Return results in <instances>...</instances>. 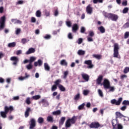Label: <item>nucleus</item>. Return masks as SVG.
<instances>
[{
  "label": "nucleus",
  "instance_id": "f257e3e1",
  "mask_svg": "<svg viewBox=\"0 0 129 129\" xmlns=\"http://www.w3.org/2000/svg\"><path fill=\"white\" fill-rule=\"evenodd\" d=\"M77 117L73 116L72 118H69L67 120L65 124L66 128H68L71 126V124H74L76 122Z\"/></svg>",
  "mask_w": 129,
  "mask_h": 129
},
{
  "label": "nucleus",
  "instance_id": "f03ea898",
  "mask_svg": "<svg viewBox=\"0 0 129 129\" xmlns=\"http://www.w3.org/2000/svg\"><path fill=\"white\" fill-rule=\"evenodd\" d=\"M104 16L105 18H108V19H110L114 22H116L118 20V16L114 14L105 13L104 14Z\"/></svg>",
  "mask_w": 129,
  "mask_h": 129
},
{
  "label": "nucleus",
  "instance_id": "7ed1b4c3",
  "mask_svg": "<svg viewBox=\"0 0 129 129\" xmlns=\"http://www.w3.org/2000/svg\"><path fill=\"white\" fill-rule=\"evenodd\" d=\"M119 50V46L118 45V43H114L113 49V57L114 58H118V55L119 54V53L118 52Z\"/></svg>",
  "mask_w": 129,
  "mask_h": 129
},
{
  "label": "nucleus",
  "instance_id": "20e7f679",
  "mask_svg": "<svg viewBox=\"0 0 129 129\" xmlns=\"http://www.w3.org/2000/svg\"><path fill=\"white\" fill-rule=\"evenodd\" d=\"M112 125L113 129H122L123 127L121 124H117L116 120H113L112 121Z\"/></svg>",
  "mask_w": 129,
  "mask_h": 129
},
{
  "label": "nucleus",
  "instance_id": "39448f33",
  "mask_svg": "<svg viewBox=\"0 0 129 129\" xmlns=\"http://www.w3.org/2000/svg\"><path fill=\"white\" fill-rule=\"evenodd\" d=\"M6 26V16H4L0 18V30H3Z\"/></svg>",
  "mask_w": 129,
  "mask_h": 129
},
{
  "label": "nucleus",
  "instance_id": "423d86ee",
  "mask_svg": "<svg viewBox=\"0 0 129 129\" xmlns=\"http://www.w3.org/2000/svg\"><path fill=\"white\" fill-rule=\"evenodd\" d=\"M6 26V16H4L0 18V30H3Z\"/></svg>",
  "mask_w": 129,
  "mask_h": 129
},
{
  "label": "nucleus",
  "instance_id": "0eeeda50",
  "mask_svg": "<svg viewBox=\"0 0 129 129\" xmlns=\"http://www.w3.org/2000/svg\"><path fill=\"white\" fill-rule=\"evenodd\" d=\"M121 101H122V98L120 97L118 99V100H116L115 99L111 100L110 102L111 104H114L115 105H120Z\"/></svg>",
  "mask_w": 129,
  "mask_h": 129
},
{
  "label": "nucleus",
  "instance_id": "6e6552de",
  "mask_svg": "<svg viewBox=\"0 0 129 129\" xmlns=\"http://www.w3.org/2000/svg\"><path fill=\"white\" fill-rule=\"evenodd\" d=\"M101 125L98 122H92L90 125L89 127L90 128H98V127H100Z\"/></svg>",
  "mask_w": 129,
  "mask_h": 129
},
{
  "label": "nucleus",
  "instance_id": "1a4fd4ad",
  "mask_svg": "<svg viewBox=\"0 0 129 129\" xmlns=\"http://www.w3.org/2000/svg\"><path fill=\"white\" fill-rule=\"evenodd\" d=\"M102 85L103 86L104 89H107V88H109L110 82L107 79H105L102 83Z\"/></svg>",
  "mask_w": 129,
  "mask_h": 129
},
{
  "label": "nucleus",
  "instance_id": "9d476101",
  "mask_svg": "<svg viewBox=\"0 0 129 129\" xmlns=\"http://www.w3.org/2000/svg\"><path fill=\"white\" fill-rule=\"evenodd\" d=\"M103 79V75H99L97 79L96 80V83L97 85H101L102 86V80Z\"/></svg>",
  "mask_w": 129,
  "mask_h": 129
},
{
  "label": "nucleus",
  "instance_id": "9b49d317",
  "mask_svg": "<svg viewBox=\"0 0 129 129\" xmlns=\"http://www.w3.org/2000/svg\"><path fill=\"white\" fill-rule=\"evenodd\" d=\"M36 127V120L34 118H31L30 120V129H33Z\"/></svg>",
  "mask_w": 129,
  "mask_h": 129
},
{
  "label": "nucleus",
  "instance_id": "f8f14e48",
  "mask_svg": "<svg viewBox=\"0 0 129 129\" xmlns=\"http://www.w3.org/2000/svg\"><path fill=\"white\" fill-rule=\"evenodd\" d=\"M84 64H86V65H88V68L89 69L93 68L94 66L92 64V60H85L84 61Z\"/></svg>",
  "mask_w": 129,
  "mask_h": 129
},
{
  "label": "nucleus",
  "instance_id": "ddd939ff",
  "mask_svg": "<svg viewBox=\"0 0 129 129\" xmlns=\"http://www.w3.org/2000/svg\"><path fill=\"white\" fill-rule=\"evenodd\" d=\"M79 30V26L77 24H74L73 25L72 31L73 33H76Z\"/></svg>",
  "mask_w": 129,
  "mask_h": 129
},
{
  "label": "nucleus",
  "instance_id": "4468645a",
  "mask_svg": "<svg viewBox=\"0 0 129 129\" xmlns=\"http://www.w3.org/2000/svg\"><path fill=\"white\" fill-rule=\"evenodd\" d=\"M11 60L13 61V64L15 66L18 64V62H19V58L17 57V56H12L11 57Z\"/></svg>",
  "mask_w": 129,
  "mask_h": 129
},
{
  "label": "nucleus",
  "instance_id": "2eb2a0df",
  "mask_svg": "<svg viewBox=\"0 0 129 129\" xmlns=\"http://www.w3.org/2000/svg\"><path fill=\"white\" fill-rule=\"evenodd\" d=\"M14 110V107L13 106H10L9 107L8 106H5L4 107V111L7 113H9V111H13Z\"/></svg>",
  "mask_w": 129,
  "mask_h": 129
},
{
  "label": "nucleus",
  "instance_id": "dca6fc26",
  "mask_svg": "<svg viewBox=\"0 0 129 129\" xmlns=\"http://www.w3.org/2000/svg\"><path fill=\"white\" fill-rule=\"evenodd\" d=\"M14 110V107L13 106H10L9 107L8 106H5L4 107V111L7 113H9V111H13Z\"/></svg>",
  "mask_w": 129,
  "mask_h": 129
},
{
  "label": "nucleus",
  "instance_id": "f3484780",
  "mask_svg": "<svg viewBox=\"0 0 129 129\" xmlns=\"http://www.w3.org/2000/svg\"><path fill=\"white\" fill-rule=\"evenodd\" d=\"M86 12L89 15H91L92 14V7H91V6L90 5H89L87 7L86 9Z\"/></svg>",
  "mask_w": 129,
  "mask_h": 129
},
{
  "label": "nucleus",
  "instance_id": "a211bd4d",
  "mask_svg": "<svg viewBox=\"0 0 129 129\" xmlns=\"http://www.w3.org/2000/svg\"><path fill=\"white\" fill-rule=\"evenodd\" d=\"M81 76L85 81L87 82L89 81V76L88 75L83 73L81 74Z\"/></svg>",
  "mask_w": 129,
  "mask_h": 129
},
{
  "label": "nucleus",
  "instance_id": "6ab92c4d",
  "mask_svg": "<svg viewBox=\"0 0 129 129\" xmlns=\"http://www.w3.org/2000/svg\"><path fill=\"white\" fill-rule=\"evenodd\" d=\"M35 67L37 66H42L43 65V61L41 59H38L37 61H35L34 63Z\"/></svg>",
  "mask_w": 129,
  "mask_h": 129
},
{
  "label": "nucleus",
  "instance_id": "aec40b11",
  "mask_svg": "<svg viewBox=\"0 0 129 129\" xmlns=\"http://www.w3.org/2000/svg\"><path fill=\"white\" fill-rule=\"evenodd\" d=\"M31 108L27 107L25 112V117H28L29 115H30V112L31 111Z\"/></svg>",
  "mask_w": 129,
  "mask_h": 129
},
{
  "label": "nucleus",
  "instance_id": "412c9836",
  "mask_svg": "<svg viewBox=\"0 0 129 129\" xmlns=\"http://www.w3.org/2000/svg\"><path fill=\"white\" fill-rule=\"evenodd\" d=\"M36 50H35V48H30L29 49V50L26 52V55H30V54H32L33 53H35V51Z\"/></svg>",
  "mask_w": 129,
  "mask_h": 129
},
{
  "label": "nucleus",
  "instance_id": "4be33fe9",
  "mask_svg": "<svg viewBox=\"0 0 129 129\" xmlns=\"http://www.w3.org/2000/svg\"><path fill=\"white\" fill-rule=\"evenodd\" d=\"M61 82H62V80L60 79H58L56 80L55 81H54V85H56V86L59 87V86L61 85V84H60V83H61Z\"/></svg>",
  "mask_w": 129,
  "mask_h": 129
},
{
  "label": "nucleus",
  "instance_id": "5701e85b",
  "mask_svg": "<svg viewBox=\"0 0 129 129\" xmlns=\"http://www.w3.org/2000/svg\"><path fill=\"white\" fill-rule=\"evenodd\" d=\"M60 65H62V66H66V67H67V66H68V63L67 62V61H66V60L65 59L61 60L60 62Z\"/></svg>",
  "mask_w": 129,
  "mask_h": 129
},
{
  "label": "nucleus",
  "instance_id": "b1692460",
  "mask_svg": "<svg viewBox=\"0 0 129 129\" xmlns=\"http://www.w3.org/2000/svg\"><path fill=\"white\" fill-rule=\"evenodd\" d=\"M93 57L97 59L98 60H100L102 58V55L101 54H93Z\"/></svg>",
  "mask_w": 129,
  "mask_h": 129
},
{
  "label": "nucleus",
  "instance_id": "393cba45",
  "mask_svg": "<svg viewBox=\"0 0 129 129\" xmlns=\"http://www.w3.org/2000/svg\"><path fill=\"white\" fill-rule=\"evenodd\" d=\"M47 121H48V122H53L54 118H53L52 116H48L47 117Z\"/></svg>",
  "mask_w": 129,
  "mask_h": 129
},
{
  "label": "nucleus",
  "instance_id": "a878e982",
  "mask_svg": "<svg viewBox=\"0 0 129 129\" xmlns=\"http://www.w3.org/2000/svg\"><path fill=\"white\" fill-rule=\"evenodd\" d=\"M1 116L3 117V118H6L7 117V114H8V113L6 112V111H1L0 112Z\"/></svg>",
  "mask_w": 129,
  "mask_h": 129
},
{
  "label": "nucleus",
  "instance_id": "bb28decb",
  "mask_svg": "<svg viewBox=\"0 0 129 129\" xmlns=\"http://www.w3.org/2000/svg\"><path fill=\"white\" fill-rule=\"evenodd\" d=\"M58 88L60 91L63 92L66 91V88H65V87L62 85H59Z\"/></svg>",
  "mask_w": 129,
  "mask_h": 129
},
{
  "label": "nucleus",
  "instance_id": "cd10ccee",
  "mask_svg": "<svg viewBox=\"0 0 129 129\" xmlns=\"http://www.w3.org/2000/svg\"><path fill=\"white\" fill-rule=\"evenodd\" d=\"M98 30H99V31H100V33L102 34L105 33V28H104L103 26H100L98 28Z\"/></svg>",
  "mask_w": 129,
  "mask_h": 129
},
{
  "label": "nucleus",
  "instance_id": "c85d7f7f",
  "mask_svg": "<svg viewBox=\"0 0 129 129\" xmlns=\"http://www.w3.org/2000/svg\"><path fill=\"white\" fill-rule=\"evenodd\" d=\"M44 67L46 71H50V67L49 66V64H48L47 63H44Z\"/></svg>",
  "mask_w": 129,
  "mask_h": 129
},
{
  "label": "nucleus",
  "instance_id": "c756f323",
  "mask_svg": "<svg viewBox=\"0 0 129 129\" xmlns=\"http://www.w3.org/2000/svg\"><path fill=\"white\" fill-rule=\"evenodd\" d=\"M36 17L37 18H41L42 16V12H41V11L40 10H37L36 12Z\"/></svg>",
  "mask_w": 129,
  "mask_h": 129
},
{
  "label": "nucleus",
  "instance_id": "7c9ffc66",
  "mask_svg": "<svg viewBox=\"0 0 129 129\" xmlns=\"http://www.w3.org/2000/svg\"><path fill=\"white\" fill-rule=\"evenodd\" d=\"M37 121L38 123L40 124H42V123H44V118L42 117H40L38 118Z\"/></svg>",
  "mask_w": 129,
  "mask_h": 129
},
{
  "label": "nucleus",
  "instance_id": "2f4dec72",
  "mask_svg": "<svg viewBox=\"0 0 129 129\" xmlns=\"http://www.w3.org/2000/svg\"><path fill=\"white\" fill-rule=\"evenodd\" d=\"M36 59H37V58H36L35 57L31 56L29 59V63L32 64L33 62H35V61H36Z\"/></svg>",
  "mask_w": 129,
  "mask_h": 129
},
{
  "label": "nucleus",
  "instance_id": "473e14b6",
  "mask_svg": "<svg viewBox=\"0 0 129 129\" xmlns=\"http://www.w3.org/2000/svg\"><path fill=\"white\" fill-rule=\"evenodd\" d=\"M66 119V117H62L60 118V120H59V124L62 125V124L64 123Z\"/></svg>",
  "mask_w": 129,
  "mask_h": 129
},
{
  "label": "nucleus",
  "instance_id": "72a5a7b5",
  "mask_svg": "<svg viewBox=\"0 0 129 129\" xmlns=\"http://www.w3.org/2000/svg\"><path fill=\"white\" fill-rule=\"evenodd\" d=\"M41 98V96L40 95H35L32 97V99H34V100H38Z\"/></svg>",
  "mask_w": 129,
  "mask_h": 129
},
{
  "label": "nucleus",
  "instance_id": "f704fd0d",
  "mask_svg": "<svg viewBox=\"0 0 129 129\" xmlns=\"http://www.w3.org/2000/svg\"><path fill=\"white\" fill-rule=\"evenodd\" d=\"M78 54L80 56H83V55L85 54V51L82 50H79L78 51Z\"/></svg>",
  "mask_w": 129,
  "mask_h": 129
},
{
  "label": "nucleus",
  "instance_id": "c9c22d12",
  "mask_svg": "<svg viewBox=\"0 0 129 129\" xmlns=\"http://www.w3.org/2000/svg\"><path fill=\"white\" fill-rule=\"evenodd\" d=\"M30 76L28 75V74L27 73H25V77H20L19 78V80H25L26 78H28Z\"/></svg>",
  "mask_w": 129,
  "mask_h": 129
},
{
  "label": "nucleus",
  "instance_id": "e433bc0d",
  "mask_svg": "<svg viewBox=\"0 0 129 129\" xmlns=\"http://www.w3.org/2000/svg\"><path fill=\"white\" fill-rule=\"evenodd\" d=\"M52 114H53V115H60V114H61V111L60 110H58L57 111H53L52 112Z\"/></svg>",
  "mask_w": 129,
  "mask_h": 129
},
{
  "label": "nucleus",
  "instance_id": "4c0bfd02",
  "mask_svg": "<svg viewBox=\"0 0 129 129\" xmlns=\"http://www.w3.org/2000/svg\"><path fill=\"white\" fill-rule=\"evenodd\" d=\"M25 103L27 104L28 105H30V104L32 103V102H31V98L29 97H27L26 98V100H25Z\"/></svg>",
  "mask_w": 129,
  "mask_h": 129
},
{
  "label": "nucleus",
  "instance_id": "58836bf2",
  "mask_svg": "<svg viewBox=\"0 0 129 129\" xmlns=\"http://www.w3.org/2000/svg\"><path fill=\"white\" fill-rule=\"evenodd\" d=\"M116 115L117 117H119V118H121V117H124V116H123V115L121 114V113H120V112H116Z\"/></svg>",
  "mask_w": 129,
  "mask_h": 129
},
{
  "label": "nucleus",
  "instance_id": "ea45409f",
  "mask_svg": "<svg viewBox=\"0 0 129 129\" xmlns=\"http://www.w3.org/2000/svg\"><path fill=\"white\" fill-rule=\"evenodd\" d=\"M26 68L28 70H31V69H33V64L29 62V63L26 66Z\"/></svg>",
  "mask_w": 129,
  "mask_h": 129
},
{
  "label": "nucleus",
  "instance_id": "a19ab883",
  "mask_svg": "<svg viewBox=\"0 0 129 129\" xmlns=\"http://www.w3.org/2000/svg\"><path fill=\"white\" fill-rule=\"evenodd\" d=\"M123 72L124 74H127V73H128L129 72V67H126L124 69Z\"/></svg>",
  "mask_w": 129,
  "mask_h": 129
},
{
  "label": "nucleus",
  "instance_id": "79ce46f5",
  "mask_svg": "<svg viewBox=\"0 0 129 129\" xmlns=\"http://www.w3.org/2000/svg\"><path fill=\"white\" fill-rule=\"evenodd\" d=\"M80 99V94L78 93L77 95H76L74 97V99L76 101L79 100Z\"/></svg>",
  "mask_w": 129,
  "mask_h": 129
},
{
  "label": "nucleus",
  "instance_id": "37998d69",
  "mask_svg": "<svg viewBox=\"0 0 129 129\" xmlns=\"http://www.w3.org/2000/svg\"><path fill=\"white\" fill-rule=\"evenodd\" d=\"M8 47L9 48H13L16 47V42H12L8 44Z\"/></svg>",
  "mask_w": 129,
  "mask_h": 129
},
{
  "label": "nucleus",
  "instance_id": "c03bdc74",
  "mask_svg": "<svg viewBox=\"0 0 129 129\" xmlns=\"http://www.w3.org/2000/svg\"><path fill=\"white\" fill-rule=\"evenodd\" d=\"M84 106H85V103H83L82 104L79 106L78 107L79 110H82V109L84 108Z\"/></svg>",
  "mask_w": 129,
  "mask_h": 129
},
{
  "label": "nucleus",
  "instance_id": "a18cd8bd",
  "mask_svg": "<svg viewBox=\"0 0 129 129\" xmlns=\"http://www.w3.org/2000/svg\"><path fill=\"white\" fill-rule=\"evenodd\" d=\"M107 89H109V91L111 92H113L115 90L114 87H111L110 85L109 86V88H107Z\"/></svg>",
  "mask_w": 129,
  "mask_h": 129
},
{
  "label": "nucleus",
  "instance_id": "49530a36",
  "mask_svg": "<svg viewBox=\"0 0 129 129\" xmlns=\"http://www.w3.org/2000/svg\"><path fill=\"white\" fill-rule=\"evenodd\" d=\"M127 13H128V8L125 7L122 10V13L123 14H127Z\"/></svg>",
  "mask_w": 129,
  "mask_h": 129
},
{
  "label": "nucleus",
  "instance_id": "de8ad7c7",
  "mask_svg": "<svg viewBox=\"0 0 129 129\" xmlns=\"http://www.w3.org/2000/svg\"><path fill=\"white\" fill-rule=\"evenodd\" d=\"M122 104L123 105H124L125 106H126V105H129V101L128 100H124L122 102Z\"/></svg>",
  "mask_w": 129,
  "mask_h": 129
},
{
  "label": "nucleus",
  "instance_id": "09e8293b",
  "mask_svg": "<svg viewBox=\"0 0 129 129\" xmlns=\"http://www.w3.org/2000/svg\"><path fill=\"white\" fill-rule=\"evenodd\" d=\"M44 14L46 16V17H50V11L45 10H44Z\"/></svg>",
  "mask_w": 129,
  "mask_h": 129
},
{
  "label": "nucleus",
  "instance_id": "8fccbe9b",
  "mask_svg": "<svg viewBox=\"0 0 129 129\" xmlns=\"http://www.w3.org/2000/svg\"><path fill=\"white\" fill-rule=\"evenodd\" d=\"M98 93L101 97H103V93H102V91H101V90L98 89Z\"/></svg>",
  "mask_w": 129,
  "mask_h": 129
},
{
  "label": "nucleus",
  "instance_id": "3c124183",
  "mask_svg": "<svg viewBox=\"0 0 129 129\" xmlns=\"http://www.w3.org/2000/svg\"><path fill=\"white\" fill-rule=\"evenodd\" d=\"M68 74H69V73L68 72V71H66L64 72V74H63V78L64 79H66L67 78V76H68Z\"/></svg>",
  "mask_w": 129,
  "mask_h": 129
},
{
  "label": "nucleus",
  "instance_id": "603ef678",
  "mask_svg": "<svg viewBox=\"0 0 129 129\" xmlns=\"http://www.w3.org/2000/svg\"><path fill=\"white\" fill-rule=\"evenodd\" d=\"M93 4H97L98 3H103V0H93Z\"/></svg>",
  "mask_w": 129,
  "mask_h": 129
},
{
  "label": "nucleus",
  "instance_id": "864d4df0",
  "mask_svg": "<svg viewBox=\"0 0 129 129\" xmlns=\"http://www.w3.org/2000/svg\"><path fill=\"white\" fill-rule=\"evenodd\" d=\"M57 86L55 85H53L51 88V91H55L57 89Z\"/></svg>",
  "mask_w": 129,
  "mask_h": 129
},
{
  "label": "nucleus",
  "instance_id": "5fc2aeb1",
  "mask_svg": "<svg viewBox=\"0 0 129 129\" xmlns=\"http://www.w3.org/2000/svg\"><path fill=\"white\" fill-rule=\"evenodd\" d=\"M85 31H86V30L85 29V27H82L81 28L80 32L82 33V34H84V33H85Z\"/></svg>",
  "mask_w": 129,
  "mask_h": 129
},
{
  "label": "nucleus",
  "instance_id": "6e6d98bb",
  "mask_svg": "<svg viewBox=\"0 0 129 129\" xmlns=\"http://www.w3.org/2000/svg\"><path fill=\"white\" fill-rule=\"evenodd\" d=\"M44 38L46 40H50L51 39V35L49 34H46L44 37Z\"/></svg>",
  "mask_w": 129,
  "mask_h": 129
},
{
  "label": "nucleus",
  "instance_id": "4d7b16f0",
  "mask_svg": "<svg viewBox=\"0 0 129 129\" xmlns=\"http://www.w3.org/2000/svg\"><path fill=\"white\" fill-rule=\"evenodd\" d=\"M11 21L12 22V23H14V22H16V23H17L18 24H22V21L20 20H17L16 19H12Z\"/></svg>",
  "mask_w": 129,
  "mask_h": 129
},
{
  "label": "nucleus",
  "instance_id": "13d9d810",
  "mask_svg": "<svg viewBox=\"0 0 129 129\" xmlns=\"http://www.w3.org/2000/svg\"><path fill=\"white\" fill-rule=\"evenodd\" d=\"M128 37H129V32H125L124 35V39H127V38H128Z\"/></svg>",
  "mask_w": 129,
  "mask_h": 129
},
{
  "label": "nucleus",
  "instance_id": "bf43d9fd",
  "mask_svg": "<svg viewBox=\"0 0 129 129\" xmlns=\"http://www.w3.org/2000/svg\"><path fill=\"white\" fill-rule=\"evenodd\" d=\"M88 93H89V91L86 90L83 91V94L85 96H86V95H88Z\"/></svg>",
  "mask_w": 129,
  "mask_h": 129
},
{
  "label": "nucleus",
  "instance_id": "052dcab7",
  "mask_svg": "<svg viewBox=\"0 0 129 129\" xmlns=\"http://www.w3.org/2000/svg\"><path fill=\"white\" fill-rule=\"evenodd\" d=\"M82 42H83V39L79 38L78 41H77V43H78V44L79 45H80V44H81L82 43Z\"/></svg>",
  "mask_w": 129,
  "mask_h": 129
},
{
  "label": "nucleus",
  "instance_id": "680f3d73",
  "mask_svg": "<svg viewBox=\"0 0 129 129\" xmlns=\"http://www.w3.org/2000/svg\"><path fill=\"white\" fill-rule=\"evenodd\" d=\"M123 27L124 29H126V28H128L129 27V22H126V23H125Z\"/></svg>",
  "mask_w": 129,
  "mask_h": 129
},
{
  "label": "nucleus",
  "instance_id": "e2e57ef3",
  "mask_svg": "<svg viewBox=\"0 0 129 129\" xmlns=\"http://www.w3.org/2000/svg\"><path fill=\"white\" fill-rule=\"evenodd\" d=\"M127 77V76L126 75H122L120 76V78L122 80H123V79H124V78H126Z\"/></svg>",
  "mask_w": 129,
  "mask_h": 129
},
{
  "label": "nucleus",
  "instance_id": "0e129e2a",
  "mask_svg": "<svg viewBox=\"0 0 129 129\" xmlns=\"http://www.w3.org/2000/svg\"><path fill=\"white\" fill-rule=\"evenodd\" d=\"M66 25L68 27H71V25H72L71 21H67Z\"/></svg>",
  "mask_w": 129,
  "mask_h": 129
},
{
  "label": "nucleus",
  "instance_id": "69168bd1",
  "mask_svg": "<svg viewBox=\"0 0 129 129\" xmlns=\"http://www.w3.org/2000/svg\"><path fill=\"white\" fill-rule=\"evenodd\" d=\"M68 37L70 40L73 39V36H72V33H69Z\"/></svg>",
  "mask_w": 129,
  "mask_h": 129
},
{
  "label": "nucleus",
  "instance_id": "338daca9",
  "mask_svg": "<svg viewBox=\"0 0 129 129\" xmlns=\"http://www.w3.org/2000/svg\"><path fill=\"white\" fill-rule=\"evenodd\" d=\"M24 4V1L22 0H19L16 3V5H23Z\"/></svg>",
  "mask_w": 129,
  "mask_h": 129
},
{
  "label": "nucleus",
  "instance_id": "774afa93",
  "mask_svg": "<svg viewBox=\"0 0 129 129\" xmlns=\"http://www.w3.org/2000/svg\"><path fill=\"white\" fill-rule=\"evenodd\" d=\"M21 42L22 43V44H26V43H27V39L26 38H23L21 40Z\"/></svg>",
  "mask_w": 129,
  "mask_h": 129
}]
</instances>
